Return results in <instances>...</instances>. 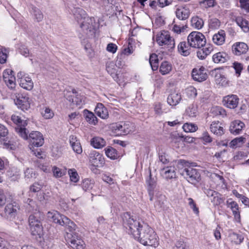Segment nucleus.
<instances>
[{"label": "nucleus", "instance_id": "nucleus-1", "mask_svg": "<svg viewBox=\"0 0 249 249\" xmlns=\"http://www.w3.org/2000/svg\"><path fill=\"white\" fill-rule=\"evenodd\" d=\"M122 218L123 225L126 232L132 235L137 241L140 237L143 230L147 231L150 229L147 224L134 219L133 216L128 212L124 213L122 215Z\"/></svg>", "mask_w": 249, "mask_h": 249}, {"label": "nucleus", "instance_id": "nucleus-2", "mask_svg": "<svg viewBox=\"0 0 249 249\" xmlns=\"http://www.w3.org/2000/svg\"><path fill=\"white\" fill-rule=\"evenodd\" d=\"M189 162L183 160L178 161V168L181 175L184 177L188 182L192 184L198 183L200 180L199 171L189 166Z\"/></svg>", "mask_w": 249, "mask_h": 249}, {"label": "nucleus", "instance_id": "nucleus-3", "mask_svg": "<svg viewBox=\"0 0 249 249\" xmlns=\"http://www.w3.org/2000/svg\"><path fill=\"white\" fill-rule=\"evenodd\" d=\"M47 217L52 219L54 223L64 226L70 232H72L76 229V225L72 221L56 211L49 212L47 213Z\"/></svg>", "mask_w": 249, "mask_h": 249}, {"label": "nucleus", "instance_id": "nucleus-4", "mask_svg": "<svg viewBox=\"0 0 249 249\" xmlns=\"http://www.w3.org/2000/svg\"><path fill=\"white\" fill-rule=\"evenodd\" d=\"M134 124L129 122H121L113 123L110 125V130L115 136L125 135L133 131Z\"/></svg>", "mask_w": 249, "mask_h": 249}, {"label": "nucleus", "instance_id": "nucleus-5", "mask_svg": "<svg viewBox=\"0 0 249 249\" xmlns=\"http://www.w3.org/2000/svg\"><path fill=\"white\" fill-rule=\"evenodd\" d=\"M187 41L192 48L197 49L203 47L206 43L204 35L197 31L190 33L187 37Z\"/></svg>", "mask_w": 249, "mask_h": 249}, {"label": "nucleus", "instance_id": "nucleus-6", "mask_svg": "<svg viewBox=\"0 0 249 249\" xmlns=\"http://www.w3.org/2000/svg\"><path fill=\"white\" fill-rule=\"evenodd\" d=\"M30 230L32 235L39 238L43 235V227L39 218L35 214H31L28 218Z\"/></svg>", "mask_w": 249, "mask_h": 249}, {"label": "nucleus", "instance_id": "nucleus-7", "mask_svg": "<svg viewBox=\"0 0 249 249\" xmlns=\"http://www.w3.org/2000/svg\"><path fill=\"white\" fill-rule=\"evenodd\" d=\"M157 43L162 48H173L175 47L174 39H172L168 31L162 30L157 35Z\"/></svg>", "mask_w": 249, "mask_h": 249}, {"label": "nucleus", "instance_id": "nucleus-8", "mask_svg": "<svg viewBox=\"0 0 249 249\" xmlns=\"http://www.w3.org/2000/svg\"><path fill=\"white\" fill-rule=\"evenodd\" d=\"M149 229L143 230L137 241L145 246H154L156 244V233L151 227Z\"/></svg>", "mask_w": 249, "mask_h": 249}, {"label": "nucleus", "instance_id": "nucleus-9", "mask_svg": "<svg viewBox=\"0 0 249 249\" xmlns=\"http://www.w3.org/2000/svg\"><path fill=\"white\" fill-rule=\"evenodd\" d=\"M15 96L14 103L18 108L24 111L30 108V99L28 95L21 93H16L15 94Z\"/></svg>", "mask_w": 249, "mask_h": 249}, {"label": "nucleus", "instance_id": "nucleus-10", "mask_svg": "<svg viewBox=\"0 0 249 249\" xmlns=\"http://www.w3.org/2000/svg\"><path fill=\"white\" fill-rule=\"evenodd\" d=\"M29 142L30 149L40 147L44 142L42 134L38 131H33L29 134Z\"/></svg>", "mask_w": 249, "mask_h": 249}, {"label": "nucleus", "instance_id": "nucleus-11", "mask_svg": "<svg viewBox=\"0 0 249 249\" xmlns=\"http://www.w3.org/2000/svg\"><path fill=\"white\" fill-rule=\"evenodd\" d=\"M17 77L19 85L22 88L27 90H31L33 89L34 83L28 75L19 72L18 73Z\"/></svg>", "mask_w": 249, "mask_h": 249}, {"label": "nucleus", "instance_id": "nucleus-12", "mask_svg": "<svg viewBox=\"0 0 249 249\" xmlns=\"http://www.w3.org/2000/svg\"><path fill=\"white\" fill-rule=\"evenodd\" d=\"M89 160L91 165L96 167H100L105 164L103 156L98 152L93 150L89 154Z\"/></svg>", "mask_w": 249, "mask_h": 249}, {"label": "nucleus", "instance_id": "nucleus-13", "mask_svg": "<svg viewBox=\"0 0 249 249\" xmlns=\"http://www.w3.org/2000/svg\"><path fill=\"white\" fill-rule=\"evenodd\" d=\"M192 77L194 80L199 82L204 81L208 78L207 70L203 66L193 69Z\"/></svg>", "mask_w": 249, "mask_h": 249}, {"label": "nucleus", "instance_id": "nucleus-14", "mask_svg": "<svg viewBox=\"0 0 249 249\" xmlns=\"http://www.w3.org/2000/svg\"><path fill=\"white\" fill-rule=\"evenodd\" d=\"M3 79L9 88L13 89L16 87V78L12 70H5L3 73Z\"/></svg>", "mask_w": 249, "mask_h": 249}, {"label": "nucleus", "instance_id": "nucleus-15", "mask_svg": "<svg viewBox=\"0 0 249 249\" xmlns=\"http://www.w3.org/2000/svg\"><path fill=\"white\" fill-rule=\"evenodd\" d=\"M239 98L236 95L231 94L224 97L223 105L231 109L235 108L238 104Z\"/></svg>", "mask_w": 249, "mask_h": 249}, {"label": "nucleus", "instance_id": "nucleus-16", "mask_svg": "<svg viewBox=\"0 0 249 249\" xmlns=\"http://www.w3.org/2000/svg\"><path fill=\"white\" fill-rule=\"evenodd\" d=\"M160 173L161 176L166 179H171L176 177L175 167L170 165L161 166Z\"/></svg>", "mask_w": 249, "mask_h": 249}, {"label": "nucleus", "instance_id": "nucleus-17", "mask_svg": "<svg viewBox=\"0 0 249 249\" xmlns=\"http://www.w3.org/2000/svg\"><path fill=\"white\" fill-rule=\"evenodd\" d=\"M146 183L147 185V190L149 196L150 200L152 201L154 197L155 189L156 188V181L154 178H152L150 172L148 178L146 179Z\"/></svg>", "mask_w": 249, "mask_h": 249}, {"label": "nucleus", "instance_id": "nucleus-18", "mask_svg": "<svg viewBox=\"0 0 249 249\" xmlns=\"http://www.w3.org/2000/svg\"><path fill=\"white\" fill-rule=\"evenodd\" d=\"M248 49V45L244 42H237L232 47V52L236 55L246 53Z\"/></svg>", "mask_w": 249, "mask_h": 249}, {"label": "nucleus", "instance_id": "nucleus-19", "mask_svg": "<svg viewBox=\"0 0 249 249\" xmlns=\"http://www.w3.org/2000/svg\"><path fill=\"white\" fill-rule=\"evenodd\" d=\"M210 129L212 133L218 137L221 136L225 133V129L222 124L218 121L213 122L210 125Z\"/></svg>", "mask_w": 249, "mask_h": 249}, {"label": "nucleus", "instance_id": "nucleus-20", "mask_svg": "<svg viewBox=\"0 0 249 249\" xmlns=\"http://www.w3.org/2000/svg\"><path fill=\"white\" fill-rule=\"evenodd\" d=\"M0 142L4 148L9 150H14L16 149L17 143L13 140L12 138H9L7 136L3 137L0 138Z\"/></svg>", "mask_w": 249, "mask_h": 249}, {"label": "nucleus", "instance_id": "nucleus-21", "mask_svg": "<svg viewBox=\"0 0 249 249\" xmlns=\"http://www.w3.org/2000/svg\"><path fill=\"white\" fill-rule=\"evenodd\" d=\"M245 126V124L243 122L239 120H235L231 123L230 127V131L231 133L233 135H238L241 133Z\"/></svg>", "mask_w": 249, "mask_h": 249}, {"label": "nucleus", "instance_id": "nucleus-22", "mask_svg": "<svg viewBox=\"0 0 249 249\" xmlns=\"http://www.w3.org/2000/svg\"><path fill=\"white\" fill-rule=\"evenodd\" d=\"M94 111L96 114L103 119H106L108 117V110L102 103L97 104Z\"/></svg>", "mask_w": 249, "mask_h": 249}, {"label": "nucleus", "instance_id": "nucleus-23", "mask_svg": "<svg viewBox=\"0 0 249 249\" xmlns=\"http://www.w3.org/2000/svg\"><path fill=\"white\" fill-rule=\"evenodd\" d=\"M226 33L224 30H220L213 36V41L216 45H221L225 41Z\"/></svg>", "mask_w": 249, "mask_h": 249}, {"label": "nucleus", "instance_id": "nucleus-24", "mask_svg": "<svg viewBox=\"0 0 249 249\" xmlns=\"http://www.w3.org/2000/svg\"><path fill=\"white\" fill-rule=\"evenodd\" d=\"M192 48L188 42L182 41L179 43L178 46V51L179 53L182 55L187 56L191 53V49Z\"/></svg>", "mask_w": 249, "mask_h": 249}, {"label": "nucleus", "instance_id": "nucleus-25", "mask_svg": "<svg viewBox=\"0 0 249 249\" xmlns=\"http://www.w3.org/2000/svg\"><path fill=\"white\" fill-rule=\"evenodd\" d=\"M70 246L73 249H85V244L84 241L80 238L73 237L69 241Z\"/></svg>", "mask_w": 249, "mask_h": 249}, {"label": "nucleus", "instance_id": "nucleus-26", "mask_svg": "<svg viewBox=\"0 0 249 249\" xmlns=\"http://www.w3.org/2000/svg\"><path fill=\"white\" fill-rule=\"evenodd\" d=\"M213 50L212 46L207 45L205 48H203L202 49L199 50L197 52V56L199 59L204 60L211 53Z\"/></svg>", "mask_w": 249, "mask_h": 249}, {"label": "nucleus", "instance_id": "nucleus-27", "mask_svg": "<svg viewBox=\"0 0 249 249\" xmlns=\"http://www.w3.org/2000/svg\"><path fill=\"white\" fill-rule=\"evenodd\" d=\"M84 116L86 121L89 124L96 125L98 123V119L92 112L85 109L84 110Z\"/></svg>", "mask_w": 249, "mask_h": 249}, {"label": "nucleus", "instance_id": "nucleus-28", "mask_svg": "<svg viewBox=\"0 0 249 249\" xmlns=\"http://www.w3.org/2000/svg\"><path fill=\"white\" fill-rule=\"evenodd\" d=\"M137 45L139 46L140 43L134 38L129 37L128 47L124 49L123 53L127 55L132 54L133 53V46H135Z\"/></svg>", "mask_w": 249, "mask_h": 249}, {"label": "nucleus", "instance_id": "nucleus-29", "mask_svg": "<svg viewBox=\"0 0 249 249\" xmlns=\"http://www.w3.org/2000/svg\"><path fill=\"white\" fill-rule=\"evenodd\" d=\"M90 144L94 148L100 149L104 147L106 144L105 140L100 137H94L90 140Z\"/></svg>", "mask_w": 249, "mask_h": 249}, {"label": "nucleus", "instance_id": "nucleus-30", "mask_svg": "<svg viewBox=\"0 0 249 249\" xmlns=\"http://www.w3.org/2000/svg\"><path fill=\"white\" fill-rule=\"evenodd\" d=\"M181 99L180 94L174 92L168 96L167 101L170 106H176L179 103Z\"/></svg>", "mask_w": 249, "mask_h": 249}, {"label": "nucleus", "instance_id": "nucleus-31", "mask_svg": "<svg viewBox=\"0 0 249 249\" xmlns=\"http://www.w3.org/2000/svg\"><path fill=\"white\" fill-rule=\"evenodd\" d=\"M190 11L188 9L185 8H178L176 11L177 18L179 20H185L190 16Z\"/></svg>", "mask_w": 249, "mask_h": 249}, {"label": "nucleus", "instance_id": "nucleus-32", "mask_svg": "<svg viewBox=\"0 0 249 249\" xmlns=\"http://www.w3.org/2000/svg\"><path fill=\"white\" fill-rule=\"evenodd\" d=\"M191 25L196 29L200 30L204 26V21L202 18L198 16L193 17L191 20Z\"/></svg>", "mask_w": 249, "mask_h": 249}, {"label": "nucleus", "instance_id": "nucleus-33", "mask_svg": "<svg viewBox=\"0 0 249 249\" xmlns=\"http://www.w3.org/2000/svg\"><path fill=\"white\" fill-rule=\"evenodd\" d=\"M106 155L109 159L114 160L120 157L118 151L111 146H108L105 149Z\"/></svg>", "mask_w": 249, "mask_h": 249}, {"label": "nucleus", "instance_id": "nucleus-34", "mask_svg": "<svg viewBox=\"0 0 249 249\" xmlns=\"http://www.w3.org/2000/svg\"><path fill=\"white\" fill-rule=\"evenodd\" d=\"M18 206L16 202L7 203L4 208V213L6 215L15 213L18 209Z\"/></svg>", "mask_w": 249, "mask_h": 249}, {"label": "nucleus", "instance_id": "nucleus-35", "mask_svg": "<svg viewBox=\"0 0 249 249\" xmlns=\"http://www.w3.org/2000/svg\"><path fill=\"white\" fill-rule=\"evenodd\" d=\"M172 69V65L170 62L164 61L160 67V72L162 75H166L168 74Z\"/></svg>", "mask_w": 249, "mask_h": 249}, {"label": "nucleus", "instance_id": "nucleus-36", "mask_svg": "<svg viewBox=\"0 0 249 249\" xmlns=\"http://www.w3.org/2000/svg\"><path fill=\"white\" fill-rule=\"evenodd\" d=\"M213 60L215 63H223L227 60V54L224 52H218L213 55Z\"/></svg>", "mask_w": 249, "mask_h": 249}, {"label": "nucleus", "instance_id": "nucleus-37", "mask_svg": "<svg viewBox=\"0 0 249 249\" xmlns=\"http://www.w3.org/2000/svg\"><path fill=\"white\" fill-rule=\"evenodd\" d=\"M94 181L90 178H85L81 183V187L86 192L90 191L94 185Z\"/></svg>", "mask_w": 249, "mask_h": 249}, {"label": "nucleus", "instance_id": "nucleus-38", "mask_svg": "<svg viewBox=\"0 0 249 249\" xmlns=\"http://www.w3.org/2000/svg\"><path fill=\"white\" fill-rule=\"evenodd\" d=\"M229 238L230 240L235 244H241L243 240L244 237L241 234H238L234 232L229 233Z\"/></svg>", "mask_w": 249, "mask_h": 249}, {"label": "nucleus", "instance_id": "nucleus-39", "mask_svg": "<svg viewBox=\"0 0 249 249\" xmlns=\"http://www.w3.org/2000/svg\"><path fill=\"white\" fill-rule=\"evenodd\" d=\"M236 21L237 24L243 31L245 33L249 32V21L242 17H239L236 18Z\"/></svg>", "mask_w": 249, "mask_h": 249}, {"label": "nucleus", "instance_id": "nucleus-40", "mask_svg": "<svg viewBox=\"0 0 249 249\" xmlns=\"http://www.w3.org/2000/svg\"><path fill=\"white\" fill-rule=\"evenodd\" d=\"M11 119L12 122L18 126V127L26 126L27 125V121L21 119L20 116L16 114H13Z\"/></svg>", "mask_w": 249, "mask_h": 249}, {"label": "nucleus", "instance_id": "nucleus-41", "mask_svg": "<svg viewBox=\"0 0 249 249\" xmlns=\"http://www.w3.org/2000/svg\"><path fill=\"white\" fill-rule=\"evenodd\" d=\"M159 161L158 162V166L160 168L161 166L169 165L170 160L168 156L165 153L159 154Z\"/></svg>", "mask_w": 249, "mask_h": 249}, {"label": "nucleus", "instance_id": "nucleus-42", "mask_svg": "<svg viewBox=\"0 0 249 249\" xmlns=\"http://www.w3.org/2000/svg\"><path fill=\"white\" fill-rule=\"evenodd\" d=\"M106 70L114 80L118 83L119 81V76L117 73L115 66L113 65L111 66L108 65L107 67Z\"/></svg>", "mask_w": 249, "mask_h": 249}, {"label": "nucleus", "instance_id": "nucleus-43", "mask_svg": "<svg viewBox=\"0 0 249 249\" xmlns=\"http://www.w3.org/2000/svg\"><path fill=\"white\" fill-rule=\"evenodd\" d=\"M185 112L189 117H195L197 113V107L196 105L192 104L186 109Z\"/></svg>", "mask_w": 249, "mask_h": 249}, {"label": "nucleus", "instance_id": "nucleus-44", "mask_svg": "<svg viewBox=\"0 0 249 249\" xmlns=\"http://www.w3.org/2000/svg\"><path fill=\"white\" fill-rule=\"evenodd\" d=\"M68 172L70 176V180L71 182L77 183L79 181V176L75 169H69Z\"/></svg>", "mask_w": 249, "mask_h": 249}, {"label": "nucleus", "instance_id": "nucleus-45", "mask_svg": "<svg viewBox=\"0 0 249 249\" xmlns=\"http://www.w3.org/2000/svg\"><path fill=\"white\" fill-rule=\"evenodd\" d=\"M182 128L186 132H194L197 130L198 127L194 124L186 123L183 125Z\"/></svg>", "mask_w": 249, "mask_h": 249}, {"label": "nucleus", "instance_id": "nucleus-46", "mask_svg": "<svg viewBox=\"0 0 249 249\" xmlns=\"http://www.w3.org/2000/svg\"><path fill=\"white\" fill-rule=\"evenodd\" d=\"M85 99V96L80 93L76 94V95L72 99L71 102L77 106H81L84 104Z\"/></svg>", "mask_w": 249, "mask_h": 249}, {"label": "nucleus", "instance_id": "nucleus-47", "mask_svg": "<svg viewBox=\"0 0 249 249\" xmlns=\"http://www.w3.org/2000/svg\"><path fill=\"white\" fill-rule=\"evenodd\" d=\"M220 26V21L216 18H213L209 20V27L211 29H217Z\"/></svg>", "mask_w": 249, "mask_h": 249}, {"label": "nucleus", "instance_id": "nucleus-48", "mask_svg": "<svg viewBox=\"0 0 249 249\" xmlns=\"http://www.w3.org/2000/svg\"><path fill=\"white\" fill-rule=\"evenodd\" d=\"M41 114L45 119H51L54 116L53 112L49 107H46L44 110L41 112Z\"/></svg>", "mask_w": 249, "mask_h": 249}, {"label": "nucleus", "instance_id": "nucleus-49", "mask_svg": "<svg viewBox=\"0 0 249 249\" xmlns=\"http://www.w3.org/2000/svg\"><path fill=\"white\" fill-rule=\"evenodd\" d=\"M35 19L37 22H40L43 19V15L41 11L36 7L33 8Z\"/></svg>", "mask_w": 249, "mask_h": 249}, {"label": "nucleus", "instance_id": "nucleus-50", "mask_svg": "<svg viewBox=\"0 0 249 249\" xmlns=\"http://www.w3.org/2000/svg\"><path fill=\"white\" fill-rule=\"evenodd\" d=\"M222 195L217 192V195H214L213 198H211V202L214 205H219L224 201V199L221 197Z\"/></svg>", "mask_w": 249, "mask_h": 249}, {"label": "nucleus", "instance_id": "nucleus-51", "mask_svg": "<svg viewBox=\"0 0 249 249\" xmlns=\"http://www.w3.org/2000/svg\"><path fill=\"white\" fill-rule=\"evenodd\" d=\"M26 126H20L16 128V131L24 139L28 138V133L26 131Z\"/></svg>", "mask_w": 249, "mask_h": 249}, {"label": "nucleus", "instance_id": "nucleus-52", "mask_svg": "<svg viewBox=\"0 0 249 249\" xmlns=\"http://www.w3.org/2000/svg\"><path fill=\"white\" fill-rule=\"evenodd\" d=\"M10 243L4 238L0 236V249H11Z\"/></svg>", "mask_w": 249, "mask_h": 249}, {"label": "nucleus", "instance_id": "nucleus-53", "mask_svg": "<svg viewBox=\"0 0 249 249\" xmlns=\"http://www.w3.org/2000/svg\"><path fill=\"white\" fill-rule=\"evenodd\" d=\"M186 92L188 97L195 98L197 95L196 89L194 87H190L186 89Z\"/></svg>", "mask_w": 249, "mask_h": 249}, {"label": "nucleus", "instance_id": "nucleus-54", "mask_svg": "<svg viewBox=\"0 0 249 249\" xmlns=\"http://www.w3.org/2000/svg\"><path fill=\"white\" fill-rule=\"evenodd\" d=\"M232 67L235 71L236 74L238 76H239L241 74L242 71L243 69V65L241 63L234 62L233 63Z\"/></svg>", "mask_w": 249, "mask_h": 249}, {"label": "nucleus", "instance_id": "nucleus-55", "mask_svg": "<svg viewBox=\"0 0 249 249\" xmlns=\"http://www.w3.org/2000/svg\"><path fill=\"white\" fill-rule=\"evenodd\" d=\"M201 139L205 144L211 143L213 141L212 138L207 131H204L202 133Z\"/></svg>", "mask_w": 249, "mask_h": 249}, {"label": "nucleus", "instance_id": "nucleus-56", "mask_svg": "<svg viewBox=\"0 0 249 249\" xmlns=\"http://www.w3.org/2000/svg\"><path fill=\"white\" fill-rule=\"evenodd\" d=\"M245 140V138L243 137H240L239 138H236L232 140L230 143V145L231 147H234L235 146H237L238 144L240 143H242Z\"/></svg>", "mask_w": 249, "mask_h": 249}, {"label": "nucleus", "instance_id": "nucleus-57", "mask_svg": "<svg viewBox=\"0 0 249 249\" xmlns=\"http://www.w3.org/2000/svg\"><path fill=\"white\" fill-rule=\"evenodd\" d=\"M53 176L56 178H60L65 175L66 172H63L59 168L54 166L52 169Z\"/></svg>", "mask_w": 249, "mask_h": 249}, {"label": "nucleus", "instance_id": "nucleus-58", "mask_svg": "<svg viewBox=\"0 0 249 249\" xmlns=\"http://www.w3.org/2000/svg\"><path fill=\"white\" fill-rule=\"evenodd\" d=\"M188 204L190 208L193 210L194 213L196 214H198L199 209L198 208L196 207V204L195 203L194 200L192 198H188Z\"/></svg>", "mask_w": 249, "mask_h": 249}, {"label": "nucleus", "instance_id": "nucleus-59", "mask_svg": "<svg viewBox=\"0 0 249 249\" xmlns=\"http://www.w3.org/2000/svg\"><path fill=\"white\" fill-rule=\"evenodd\" d=\"M165 24V18L160 14L157 13V28L163 26Z\"/></svg>", "mask_w": 249, "mask_h": 249}, {"label": "nucleus", "instance_id": "nucleus-60", "mask_svg": "<svg viewBox=\"0 0 249 249\" xmlns=\"http://www.w3.org/2000/svg\"><path fill=\"white\" fill-rule=\"evenodd\" d=\"M165 106V105H163L161 103L157 104V115L167 112L168 109L166 108Z\"/></svg>", "mask_w": 249, "mask_h": 249}, {"label": "nucleus", "instance_id": "nucleus-61", "mask_svg": "<svg viewBox=\"0 0 249 249\" xmlns=\"http://www.w3.org/2000/svg\"><path fill=\"white\" fill-rule=\"evenodd\" d=\"M149 64L153 71H156V53H152L150 55L149 59Z\"/></svg>", "mask_w": 249, "mask_h": 249}, {"label": "nucleus", "instance_id": "nucleus-62", "mask_svg": "<svg viewBox=\"0 0 249 249\" xmlns=\"http://www.w3.org/2000/svg\"><path fill=\"white\" fill-rule=\"evenodd\" d=\"M71 146L72 147L73 150L77 154H80L82 153V148L79 141L76 142L75 144H71Z\"/></svg>", "mask_w": 249, "mask_h": 249}, {"label": "nucleus", "instance_id": "nucleus-63", "mask_svg": "<svg viewBox=\"0 0 249 249\" xmlns=\"http://www.w3.org/2000/svg\"><path fill=\"white\" fill-rule=\"evenodd\" d=\"M42 188V185L38 182H35L30 186V190L31 192L36 193L38 192Z\"/></svg>", "mask_w": 249, "mask_h": 249}, {"label": "nucleus", "instance_id": "nucleus-64", "mask_svg": "<svg viewBox=\"0 0 249 249\" xmlns=\"http://www.w3.org/2000/svg\"><path fill=\"white\" fill-rule=\"evenodd\" d=\"M173 249H187L186 248L185 243L182 240L177 241L175 246L173 247Z\"/></svg>", "mask_w": 249, "mask_h": 249}]
</instances>
